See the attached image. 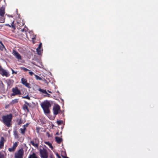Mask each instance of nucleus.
I'll use <instances>...</instances> for the list:
<instances>
[{"label":"nucleus","instance_id":"obj_1","mask_svg":"<svg viewBox=\"0 0 158 158\" xmlns=\"http://www.w3.org/2000/svg\"><path fill=\"white\" fill-rule=\"evenodd\" d=\"M40 105L45 114H47L50 113L49 108L51 107V104L49 101H44L41 103Z\"/></svg>","mask_w":158,"mask_h":158},{"label":"nucleus","instance_id":"obj_2","mask_svg":"<svg viewBox=\"0 0 158 158\" xmlns=\"http://www.w3.org/2000/svg\"><path fill=\"white\" fill-rule=\"evenodd\" d=\"M12 117V115L11 114L6 115H3L2 117V122L5 125L8 127H9L11 126Z\"/></svg>","mask_w":158,"mask_h":158},{"label":"nucleus","instance_id":"obj_3","mask_svg":"<svg viewBox=\"0 0 158 158\" xmlns=\"http://www.w3.org/2000/svg\"><path fill=\"white\" fill-rule=\"evenodd\" d=\"M24 152L23 148L19 150L15 153V158H23Z\"/></svg>","mask_w":158,"mask_h":158},{"label":"nucleus","instance_id":"obj_4","mask_svg":"<svg viewBox=\"0 0 158 158\" xmlns=\"http://www.w3.org/2000/svg\"><path fill=\"white\" fill-rule=\"evenodd\" d=\"M40 152L41 158H47L48 157V153L46 149L44 148L40 149Z\"/></svg>","mask_w":158,"mask_h":158},{"label":"nucleus","instance_id":"obj_5","mask_svg":"<svg viewBox=\"0 0 158 158\" xmlns=\"http://www.w3.org/2000/svg\"><path fill=\"white\" fill-rule=\"evenodd\" d=\"M12 90L13 93L11 94V96H15L16 95H20L21 94L20 90L17 87L13 88Z\"/></svg>","mask_w":158,"mask_h":158},{"label":"nucleus","instance_id":"obj_6","mask_svg":"<svg viewBox=\"0 0 158 158\" xmlns=\"http://www.w3.org/2000/svg\"><path fill=\"white\" fill-rule=\"evenodd\" d=\"M54 114L56 115L60 111V106L58 105H55L53 108Z\"/></svg>","mask_w":158,"mask_h":158},{"label":"nucleus","instance_id":"obj_7","mask_svg":"<svg viewBox=\"0 0 158 158\" xmlns=\"http://www.w3.org/2000/svg\"><path fill=\"white\" fill-rule=\"evenodd\" d=\"M12 54L18 60H21L22 57L20 54L16 51L15 50H13Z\"/></svg>","mask_w":158,"mask_h":158},{"label":"nucleus","instance_id":"obj_8","mask_svg":"<svg viewBox=\"0 0 158 158\" xmlns=\"http://www.w3.org/2000/svg\"><path fill=\"white\" fill-rule=\"evenodd\" d=\"M0 74H1L2 76H5L6 77H8L10 76L9 73L7 72L3 69H2V70L0 72Z\"/></svg>","mask_w":158,"mask_h":158},{"label":"nucleus","instance_id":"obj_9","mask_svg":"<svg viewBox=\"0 0 158 158\" xmlns=\"http://www.w3.org/2000/svg\"><path fill=\"white\" fill-rule=\"evenodd\" d=\"M18 142H15L13 146L11 148H9V151L10 152H12L14 151L15 149L16 148V147L18 146Z\"/></svg>","mask_w":158,"mask_h":158},{"label":"nucleus","instance_id":"obj_10","mask_svg":"<svg viewBox=\"0 0 158 158\" xmlns=\"http://www.w3.org/2000/svg\"><path fill=\"white\" fill-rule=\"evenodd\" d=\"M5 14V10L4 8H2L0 9V15L2 17Z\"/></svg>","mask_w":158,"mask_h":158},{"label":"nucleus","instance_id":"obj_11","mask_svg":"<svg viewBox=\"0 0 158 158\" xmlns=\"http://www.w3.org/2000/svg\"><path fill=\"white\" fill-rule=\"evenodd\" d=\"M55 139L56 142L58 143H60L62 141V139L57 136H56L55 137Z\"/></svg>","mask_w":158,"mask_h":158},{"label":"nucleus","instance_id":"obj_12","mask_svg":"<svg viewBox=\"0 0 158 158\" xmlns=\"http://www.w3.org/2000/svg\"><path fill=\"white\" fill-rule=\"evenodd\" d=\"M23 109L25 111H27V112H28L29 111V110L27 106L25 104L23 105Z\"/></svg>","mask_w":158,"mask_h":158},{"label":"nucleus","instance_id":"obj_13","mask_svg":"<svg viewBox=\"0 0 158 158\" xmlns=\"http://www.w3.org/2000/svg\"><path fill=\"white\" fill-rule=\"evenodd\" d=\"M4 139L3 137H2L1 138V139L0 141V148H1L4 145Z\"/></svg>","mask_w":158,"mask_h":158},{"label":"nucleus","instance_id":"obj_14","mask_svg":"<svg viewBox=\"0 0 158 158\" xmlns=\"http://www.w3.org/2000/svg\"><path fill=\"white\" fill-rule=\"evenodd\" d=\"M0 44H1V45H0V49L2 51L4 49H6L5 48L2 42L0 41Z\"/></svg>","mask_w":158,"mask_h":158},{"label":"nucleus","instance_id":"obj_15","mask_svg":"<svg viewBox=\"0 0 158 158\" xmlns=\"http://www.w3.org/2000/svg\"><path fill=\"white\" fill-rule=\"evenodd\" d=\"M19 99H15L12 100L11 102V104H14L18 102Z\"/></svg>","mask_w":158,"mask_h":158},{"label":"nucleus","instance_id":"obj_16","mask_svg":"<svg viewBox=\"0 0 158 158\" xmlns=\"http://www.w3.org/2000/svg\"><path fill=\"white\" fill-rule=\"evenodd\" d=\"M20 130L21 131V133L22 135H24L25 133V131L26 130V127H23V128H20Z\"/></svg>","mask_w":158,"mask_h":158},{"label":"nucleus","instance_id":"obj_17","mask_svg":"<svg viewBox=\"0 0 158 158\" xmlns=\"http://www.w3.org/2000/svg\"><path fill=\"white\" fill-rule=\"evenodd\" d=\"M28 158H37L35 154L34 153H33L32 154L30 155Z\"/></svg>","mask_w":158,"mask_h":158},{"label":"nucleus","instance_id":"obj_18","mask_svg":"<svg viewBox=\"0 0 158 158\" xmlns=\"http://www.w3.org/2000/svg\"><path fill=\"white\" fill-rule=\"evenodd\" d=\"M36 51L37 53V54L38 55H41L42 53V50H41V48H37Z\"/></svg>","mask_w":158,"mask_h":158},{"label":"nucleus","instance_id":"obj_19","mask_svg":"<svg viewBox=\"0 0 158 158\" xmlns=\"http://www.w3.org/2000/svg\"><path fill=\"white\" fill-rule=\"evenodd\" d=\"M38 90L43 94H45L47 93V91L45 89H44L40 88L38 89Z\"/></svg>","mask_w":158,"mask_h":158},{"label":"nucleus","instance_id":"obj_20","mask_svg":"<svg viewBox=\"0 0 158 158\" xmlns=\"http://www.w3.org/2000/svg\"><path fill=\"white\" fill-rule=\"evenodd\" d=\"M35 147H38V144L37 143H35L33 141H31L30 142Z\"/></svg>","mask_w":158,"mask_h":158},{"label":"nucleus","instance_id":"obj_21","mask_svg":"<svg viewBox=\"0 0 158 158\" xmlns=\"http://www.w3.org/2000/svg\"><path fill=\"white\" fill-rule=\"evenodd\" d=\"M21 82L24 85L25 83H26L27 82V80L25 79L24 78H22L21 79Z\"/></svg>","mask_w":158,"mask_h":158},{"label":"nucleus","instance_id":"obj_22","mask_svg":"<svg viewBox=\"0 0 158 158\" xmlns=\"http://www.w3.org/2000/svg\"><path fill=\"white\" fill-rule=\"evenodd\" d=\"M36 78V79L37 80H42V79L41 77H40L34 74Z\"/></svg>","mask_w":158,"mask_h":158},{"label":"nucleus","instance_id":"obj_23","mask_svg":"<svg viewBox=\"0 0 158 158\" xmlns=\"http://www.w3.org/2000/svg\"><path fill=\"white\" fill-rule=\"evenodd\" d=\"M24 85L26 87H27L28 88H31V85L27 82L25 83Z\"/></svg>","mask_w":158,"mask_h":158},{"label":"nucleus","instance_id":"obj_24","mask_svg":"<svg viewBox=\"0 0 158 158\" xmlns=\"http://www.w3.org/2000/svg\"><path fill=\"white\" fill-rule=\"evenodd\" d=\"M45 143L49 145V147L51 148L52 149L53 148V146L52 144L50 143L49 142H46Z\"/></svg>","mask_w":158,"mask_h":158},{"label":"nucleus","instance_id":"obj_25","mask_svg":"<svg viewBox=\"0 0 158 158\" xmlns=\"http://www.w3.org/2000/svg\"><path fill=\"white\" fill-rule=\"evenodd\" d=\"M63 122L62 120H58L57 121V123L58 125H60L63 123Z\"/></svg>","mask_w":158,"mask_h":158},{"label":"nucleus","instance_id":"obj_26","mask_svg":"<svg viewBox=\"0 0 158 158\" xmlns=\"http://www.w3.org/2000/svg\"><path fill=\"white\" fill-rule=\"evenodd\" d=\"M21 69H23L24 71H29V69H27L25 68H24V67H22L21 68Z\"/></svg>","mask_w":158,"mask_h":158},{"label":"nucleus","instance_id":"obj_27","mask_svg":"<svg viewBox=\"0 0 158 158\" xmlns=\"http://www.w3.org/2000/svg\"><path fill=\"white\" fill-rule=\"evenodd\" d=\"M23 98H26V99H30V97L27 95L26 96H24V97H23Z\"/></svg>","mask_w":158,"mask_h":158},{"label":"nucleus","instance_id":"obj_28","mask_svg":"<svg viewBox=\"0 0 158 158\" xmlns=\"http://www.w3.org/2000/svg\"><path fill=\"white\" fill-rule=\"evenodd\" d=\"M14 135L15 137H17L18 136V134L16 131H15L14 132Z\"/></svg>","mask_w":158,"mask_h":158},{"label":"nucleus","instance_id":"obj_29","mask_svg":"<svg viewBox=\"0 0 158 158\" xmlns=\"http://www.w3.org/2000/svg\"><path fill=\"white\" fill-rule=\"evenodd\" d=\"M22 121L21 119H20L18 122V124L19 125H20L22 123Z\"/></svg>","mask_w":158,"mask_h":158},{"label":"nucleus","instance_id":"obj_30","mask_svg":"<svg viewBox=\"0 0 158 158\" xmlns=\"http://www.w3.org/2000/svg\"><path fill=\"white\" fill-rule=\"evenodd\" d=\"M46 94V95H45V97H51V95L50 94L48 93L47 92V93H46L45 94Z\"/></svg>","mask_w":158,"mask_h":158},{"label":"nucleus","instance_id":"obj_31","mask_svg":"<svg viewBox=\"0 0 158 158\" xmlns=\"http://www.w3.org/2000/svg\"><path fill=\"white\" fill-rule=\"evenodd\" d=\"M0 158H4V155L1 153H0Z\"/></svg>","mask_w":158,"mask_h":158},{"label":"nucleus","instance_id":"obj_32","mask_svg":"<svg viewBox=\"0 0 158 158\" xmlns=\"http://www.w3.org/2000/svg\"><path fill=\"white\" fill-rule=\"evenodd\" d=\"M42 43H40L39 44L38 47L37 48H41V47H42Z\"/></svg>","mask_w":158,"mask_h":158},{"label":"nucleus","instance_id":"obj_33","mask_svg":"<svg viewBox=\"0 0 158 158\" xmlns=\"http://www.w3.org/2000/svg\"><path fill=\"white\" fill-rule=\"evenodd\" d=\"M11 70L12 71V74L15 73L16 74L17 73V72H15L12 69H11Z\"/></svg>","mask_w":158,"mask_h":158},{"label":"nucleus","instance_id":"obj_34","mask_svg":"<svg viewBox=\"0 0 158 158\" xmlns=\"http://www.w3.org/2000/svg\"><path fill=\"white\" fill-rule=\"evenodd\" d=\"M29 74L31 75L32 76L33 74H35L32 71H30L29 72Z\"/></svg>","mask_w":158,"mask_h":158},{"label":"nucleus","instance_id":"obj_35","mask_svg":"<svg viewBox=\"0 0 158 158\" xmlns=\"http://www.w3.org/2000/svg\"><path fill=\"white\" fill-rule=\"evenodd\" d=\"M28 123H26V124L23 125V127H26V128L28 126Z\"/></svg>","mask_w":158,"mask_h":158},{"label":"nucleus","instance_id":"obj_36","mask_svg":"<svg viewBox=\"0 0 158 158\" xmlns=\"http://www.w3.org/2000/svg\"><path fill=\"white\" fill-rule=\"evenodd\" d=\"M36 130L37 131V132L39 133V129L38 128H36Z\"/></svg>","mask_w":158,"mask_h":158},{"label":"nucleus","instance_id":"obj_37","mask_svg":"<svg viewBox=\"0 0 158 158\" xmlns=\"http://www.w3.org/2000/svg\"><path fill=\"white\" fill-rule=\"evenodd\" d=\"M47 135H48V137H49L50 136V134L48 132H47Z\"/></svg>","mask_w":158,"mask_h":158},{"label":"nucleus","instance_id":"obj_38","mask_svg":"<svg viewBox=\"0 0 158 158\" xmlns=\"http://www.w3.org/2000/svg\"><path fill=\"white\" fill-rule=\"evenodd\" d=\"M3 69L2 68V66L0 65V72L2 70V69Z\"/></svg>","mask_w":158,"mask_h":158},{"label":"nucleus","instance_id":"obj_39","mask_svg":"<svg viewBox=\"0 0 158 158\" xmlns=\"http://www.w3.org/2000/svg\"><path fill=\"white\" fill-rule=\"evenodd\" d=\"M14 21L12 23V24H11V25H12V27H14V25H13V24H14Z\"/></svg>","mask_w":158,"mask_h":158},{"label":"nucleus","instance_id":"obj_40","mask_svg":"<svg viewBox=\"0 0 158 158\" xmlns=\"http://www.w3.org/2000/svg\"><path fill=\"white\" fill-rule=\"evenodd\" d=\"M25 103L27 105H29V104L27 103V102H25Z\"/></svg>","mask_w":158,"mask_h":158},{"label":"nucleus","instance_id":"obj_41","mask_svg":"<svg viewBox=\"0 0 158 158\" xmlns=\"http://www.w3.org/2000/svg\"><path fill=\"white\" fill-rule=\"evenodd\" d=\"M57 156L59 158H60V156L58 154H57Z\"/></svg>","mask_w":158,"mask_h":158},{"label":"nucleus","instance_id":"obj_42","mask_svg":"<svg viewBox=\"0 0 158 158\" xmlns=\"http://www.w3.org/2000/svg\"><path fill=\"white\" fill-rule=\"evenodd\" d=\"M48 92L50 93H52V92H50V91H49L48 90Z\"/></svg>","mask_w":158,"mask_h":158},{"label":"nucleus","instance_id":"obj_43","mask_svg":"<svg viewBox=\"0 0 158 158\" xmlns=\"http://www.w3.org/2000/svg\"><path fill=\"white\" fill-rule=\"evenodd\" d=\"M56 135H59V133H58V132H57V133H56Z\"/></svg>","mask_w":158,"mask_h":158},{"label":"nucleus","instance_id":"obj_44","mask_svg":"<svg viewBox=\"0 0 158 158\" xmlns=\"http://www.w3.org/2000/svg\"><path fill=\"white\" fill-rule=\"evenodd\" d=\"M62 157H63V158H65V156H62Z\"/></svg>","mask_w":158,"mask_h":158},{"label":"nucleus","instance_id":"obj_45","mask_svg":"<svg viewBox=\"0 0 158 158\" xmlns=\"http://www.w3.org/2000/svg\"><path fill=\"white\" fill-rule=\"evenodd\" d=\"M65 158H69L68 157L65 156Z\"/></svg>","mask_w":158,"mask_h":158},{"label":"nucleus","instance_id":"obj_46","mask_svg":"<svg viewBox=\"0 0 158 158\" xmlns=\"http://www.w3.org/2000/svg\"><path fill=\"white\" fill-rule=\"evenodd\" d=\"M22 30H23V29H22Z\"/></svg>","mask_w":158,"mask_h":158},{"label":"nucleus","instance_id":"obj_47","mask_svg":"<svg viewBox=\"0 0 158 158\" xmlns=\"http://www.w3.org/2000/svg\"><path fill=\"white\" fill-rule=\"evenodd\" d=\"M22 30H23V29H22Z\"/></svg>","mask_w":158,"mask_h":158}]
</instances>
